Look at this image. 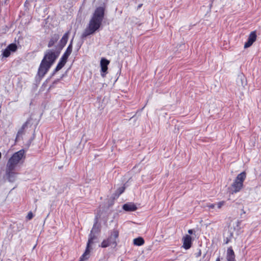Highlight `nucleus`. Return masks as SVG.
Here are the masks:
<instances>
[{
	"mask_svg": "<svg viewBox=\"0 0 261 261\" xmlns=\"http://www.w3.org/2000/svg\"><path fill=\"white\" fill-rule=\"evenodd\" d=\"M105 8L98 7L95 10L89 24L82 35V38H85L94 34L100 27L105 16Z\"/></svg>",
	"mask_w": 261,
	"mask_h": 261,
	"instance_id": "nucleus-1",
	"label": "nucleus"
},
{
	"mask_svg": "<svg viewBox=\"0 0 261 261\" xmlns=\"http://www.w3.org/2000/svg\"><path fill=\"white\" fill-rule=\"evenodd\" d=\"M246 178V173L245 171L239 174L231 185L230 192L232 194L241 191L244 186V181Z\"/></svg>",
	"mask_w": 261,
	"mask_h": 261,
	"instance_id": "nucleus-2",
	"label": "nucleus"
},
{
	"mask_svg": "<svg viewBox=\"0 0 261 261\" xmlns=\"http://www.w3.org/2000/svg\"><path fill=\"white\" fill-rule=\"evenodd\" d=\"M119 235V231L117 229H113L110 232L109 237L105 240H103L101 243L100 246L102 248H106L110 246L114 248L117 246V240Z\"/></svg>",
	"mask_w": 261,
	"mask_h": 261,
	"instance_id": "nucleus-3",
	"label": "nucleus"
},
{
	"mask_svg": "<svg viewBox=\"0 0 261 261\" xmlns=\"http://www.w3.org/2000/svg\"><path fill=\"white\" fill-rule=\"evenodd\" d=\"M24 157V151L21 149L17 152H15L12 156L9 159L7 165L16 168L17 164L20 160Z\"/></svg>",
	"mask_w": 261,
	"mask_h": 261,
	"instance_id": "nucleus-4",
	"label": "nucleus"
},
{
	"mask_svg": "<svg viewBox=\"0 0 261 261\" xmlns=\"http://www.w3.org/2000/svg\"><path fill=\"white\" fill-rule=\"evenodd\" d=\"M58 57V54L52 49H48L45 53L44 57L42 61L43 62L49 64L51 66L54 63L56 59Z\"/></svg>",
	"mask_w": 261,
	"mask_h": 261,
	"instance_id": "nucleus-5",
	"label": "nucleus"
},
{
	"mask_svg": "<svg viewBox=\"0 0 261 261\" xmlns=\"http://www.w3.org/2000/svg\"><path fill=\"white\" fill-rule=\"evenodd\" d=\"M51 66L49 64L41 61L37 72L38 76L42 78L47 73Z\"/></svg>",
	"mask_w": 261,
	"mask_h": 261,
	"instance_id": "nucleus-6",
	"label": "nucleus"
},
{
	"mask_svg": "<svg viewBox=\"0 0 261 261\" xmlns=\"http://www.w3.org/2000/svg\"><path fill=\"white\" fill-rule=\"evenodd\" d=\"M17 49V46L15 43H11L3 50L2 56L4 58H8L11 55V52H15Z\"/></svg>",
	"mask_w": 261,
	"mask_h": 261,
	"instance_id": "nucleus-7",
	"label": "nucleus"
},
{
	"mask_svg": "<svg viewBox=\"0 0 261 261\" xmlns=\"http://www.w3.org/2000/svg\"><path fill=\"white\" fill-rule=\"evenodd\" d=\"M15 168L6 165V174L9 181L13 182L15 180L16 173L15 172Z\"/></svg>",
	"mask_w": 261,
	"mask_h": 261,
	"instance_id": "nucleus-8",
	"label": "nucleus"
},
{
	"mask_svg": "<svg viewBox=\"0 0 261 261\" xmlns=\"http://www.w3.org/2000/svg\"><path fill=\"white\" fill-rule=\"evenodd\" d=\"M256 38L257 35L256 31L251 32L249 35L247 41L245 43L244 48H247L251 46L256 41Z\"/></svg>",
	"mask_w": 261,
	"mask_h": 261,
	"instance_id": "nucleus-9",
	"label": "nucleus"
},
{
	"mask_svg": "<svg viewBox=\"0 0 261 261\" xmlns=\"http://www.w3.org/2000/svg\"><path fill=\"white\" fill-rule=\"evenodd\" d=\"M110 64V61L105 59L102 58L100 60L101 75L102 77H105L108 70V66Z\"/></svg>",
	"mask_w": 261,
	"mask_h": 261,
	"instance_id": "nucleus-10",
	"label": "nucleus"
},
{
	"mask_svg": "<svg viewBox=\"0 0 261 261\" xmlns=\"http://www.w3.org/2000/svg\"><path fill=\"white\" fill-rule=\"evenodd\" d=\"M183 245L182 247L185 249L187 250L190 249L192 244V237L186 234L182 238Z\"/></svg>",
	"mask_w": 261,
	"mask_h": 261,
	"instance_id": "nucleus-11",
	"label": "nucleus"
},
{
	"mask_svg": "<svg viewBox=\"0 0 261 261\" xmlns=\"http://www.w3.org/2000/svg\"><path fill=\"white\" fill-rule=\"evenodd\" d=\"M227 261H236V255L232 247H229L226 251Z\"/></svg>",
	"mask_w": 261,
	"mask_h": 261,
	"instance_id": "nucleus-12",
	"label": "nucleus"
},
{
	"mask_svg": "<svg viewBox=\"0 0 261 261\" xmlns=\"http://www.w3.org/2000/svg\"><path fill=\"white\" fill-rule=\"evenodd\" d=\"M68 60V58L62 56L61 58L59 63H58L56 68L55 69V71L57 72L60 69H61L65 65Z\"/></svg>",
	"mask_w": 261,
	"mask_h": 261,
	"instance_id": "nucleus-13",
	"label": "nucleus"
},
{
	"mask_svg": "<svg viewBox=\"0 0 261 261\" xmlns=\"http://www.w3.org/2000/svg\"><path fill=\"white\" fill-rule=\"evenodd\" d=\"M69 33V31L67 32L64 34L61 39L60 40L59 42V46L61 48H63L66 44L68 39Z\"/></svg>",
	"mask_w": 261,
	"mask_h": 261,
	"instance_id": "nucleus-14",
	"label": "nucleus"
},
{
	"mask_svg": "<svg viewBox=\"0 0 261 261\" xmlns=\"http://www.w3.org/2000/svg\"><path fill=\"white\" fill-rule=\"evenodd\" d=\"M123 209L127 212L135 211L137 209L136 205L132 203H125L123 205Z\"/></svg>",
	"mask_w": 261,
	"mask_h": 261,
	"instance_id": "nucleus-15",
	"label": "nucleus"
},
{
	"mask_svg": "<svg viewBox=\"0 0 261 261\" xmlns=\"http://www.w3.org/2000/svg\"><path fill=\"white\" fill-rule=\"evenodd\" d=\"M59 39V36L58 34H54L53 36H52L48 42L47 45L48 47H52L55 44V43L57 42Z\"/></svg>",
	"mask_w": 261,
	"mask_h": 261,
	"instance_id": "nucleus-16",
	"label": "nucleus"
},
{
	"mask_svg": "<svg viewBox=\"0 0 261 261\" xmlns=\"http://www.w3.org/2000/svg\"><path fill=\"white\" fill-rule=\"evenodd\" d=\"M90 252V248H87V246L85 252L80 257V261H84L85 260L87 259L89 257Z\"/></svg>",
	"mask_w": 261,
	"mask_h": 261,
	"instance_id": "nucleus-17",
	"label": "nucleus"
},
{
	"mask_svg": "<svg viewBox=\"0 0 261 261\" xmlns=\"http://www.w3.org/2000/svg\"><path fill=\"white\" fill-rule=\"evenodd\" d=\"M72 51V42H70V43L68 46L67 48H66L65 53L63 55V56L67 57L68 58L69 56L71 54V52Z\"/></svg>",
	"mask_w": 261,
	"mask_h": 261,
	"instance_id": "nucleus-18",
	"label": "nucleus"
},
{
	"mask_svg": "<svg viewBox=\"0 0 261 261\" xmlns=\"http://www.w3.org/2000/svg\"><path fill=\"white\" fill-rule=\"evenodd\" d=\"M133 242L134 245L140 246L143 245L144 244L145 241L143 238L138 237L134 239Z\"/></svg>",
	"mask_w": 261,
	"mask_h": 261,
	"instance_id": "nucleus-19",
	"label": "nucleus"
},
{
	"mask_svg": "<svg viewBox=\"0 0 261 261\" xmlns=\"http://www.w3.org/2000/svg\"><path fill=\"white\" fill-rule=\"evenodd\" d=\"M93 229L91 231V233L89 236L88 241L87 244V248H90V246L93 243V241L96 239V237L94 234L92 233Z\"/></svg>",
	"mask_w": 261,
	"mask_h": 261,
	"instance_id": "nucleus-20",
	"label": "nucleus"
},
{
	"mask_svg": "<svg viewBox=\"0 0 261 261\" xmlns=\"http://www.w3.org/2000/svg\"><path fill=\"white\" fill-rule=\"evenodd\" d=\"M28 122L27 121L24 123L23 124L21 127L19 129V130L17 132V137L20 135H22L24 133V130L28 126Z\"/></svg>",
	"mask_w": 261,
	"mask_h": 261,
	"instance_id": "nucleus-21",
	"label": "nucleus"
},
{
	"mask_svg": "<svg viewBox=\"0 0 261 261\" xmlns=\"http://www.w3.org/2000/svg\"><path fill=\"white\" fill-rule=\"evenodd\" d=\"M225 203V201H221L217 203V207L218 208H221Z\"/></svg>",
	"mask_w": 261,
	"mask_h": 261,
	"instance_id": "nucleus-22",
	"label": "nucleus"
},
{
	"mask_svg": "<svg viewBox=\"0 0 261 261\" xmlns=\"http://www.w3.org/2000/svg\"><path fill=\"white\" fill-rule=\"evenodd\" d=\"M34 215H33V214L32 212H30L28 214V215L27 216V218L28 220H31L33 217Z\"/></svg>",
	"mask_w": 261,
	"mask_h": 261,
	"instance_id": "nucleus-23",
	"label": "nucleus"
},
{
	"mask_svg": "<svg viewBox=\"0 0 261 261\" xmlns=\"http://www.w3.org/2000/svg\"><path fill=\"white\" fill-rule=\"evenodd\" d=\"M124 190H125V187H122L119 188L118 190V191L119 192V195H120L122 193H123L124 192Z\"/></svg>",
	"mask_w": 261,
	"mask_h": 261,
	"instance_id": "nucleus-24",
	"label": "nucleus"
},
{
	"mask_svg": "<svg viewBox=\"0 0 261 261\" xmlns=\"http://www.w3.org/2000/svg\"><path fill=\"white\" fill-rule=\"evenodd\" d=\"M224 243L227 244L230 242V239L227 237L224 240Z\"/></svg>",
	"mask_w": 261,
	"mask_h": 261,
	"instance_id": "nucleus-25",
	"label": "nucleus"
},
{
	"mask_svg": "<svg viewBox=\"0 0 261 261\" xmlns=\"http://www.w3.org/2000/svg\"><path fill=\"white\" fill-rule=\"evenodd\" d=\"M207 207H208L210 208H214L215 207V204L213 203L207 205Z\"/></svg>",
	"mask_w": 261,
	"mask_h": 261,
	"instance_id": "nucleus-26",
	"label": "nucleus"
},
{
	"mask_svg": "<svg viewBox=\"0 0 261 261\" xmlns=\"http://www.w3.org/2000/svg\"><path fill=\"white\" fill-rule=\"evenodd\" d=\"M188 233L189 234H192L193 233V230L192 229H189L188 230Z\"/></svg>",
	"mask_w": 261,
	"mask_h": 261,
	"instance_id": "nucleus-27",
	"label": "nucleus"
},
{
	"mask_svg": "<svg viewBox=\"0 0 261 261\" xmlns=\"http://www.w3.org/2000/svg\"><path fill=\"white\" fill-rule=\"evenodd\" d=\"M142 5H143V4H139V5H138V9H139L141 8L142 7Z\"/></svg>",
	"mask_w": 261,
	"mask_h": 261,
	"instance_id": "nucleus-28",
	"label": "nucleus"
},
{
	"mask_svg": "<svg viewBox=\"0 0 261 261\" xmlns=\"http://www.w3.org/2000/svg\"><path fill=\"white\" fill-rule=\"evenodd\" d=\"M216 261H221V260H220V258H219V257H218V258L216 259Z\"/></svg>",
	"mask_w": 261,
	"mask_h": 261,
	"instance_id": "nucleus-29",
	"label": "nucleus"
},
{
	"mask_svg": "<svg viewBox=\"0 0 261 261\" xmlns=\"http://www.w3.org/2000/svg\"><path fill=\"white\" fill-rule=\"evenodd\" d=\"M242 212H243V214H245V213H246V212H245V211L244 210V209H242Z\"/></svg>",
	"mask_w": 261,
	"mask_h": 261,
	"instance_id": "nucleus-30",
	"label": "nucleus"
}]
</instances>
